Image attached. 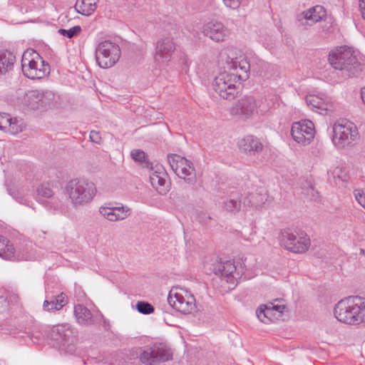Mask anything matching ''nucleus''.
I'll use <instances>...</instances> for the list:
<instances>
[{"label":"nucleus","instance_id":"obj_1","mask_svg":"<svg viewBox=\"0 0 365 365\" xmlns=\"http://www.w3.org/2000/svg\"><path fill=\"white\" fill-rule=\"evenodd\" d=\"M250 65L245 56H240L227 62L225 70L214 79L213 89L226 100L235 99L240 93L237 83L249 78Z\"/></svg>","mask_w":365,"mask_h":365},{"label":"nucleus","instance_id":"obj_2","mask_svg":"<svg viewBox=\"0 0 365 365\" xmlns=\"http://www.w3.org/2000/svg\"><path fill=\"white\" fill-rule=\"evenodd\" d=\"M334 314L338 321L346 324L365 323V298L350 296L341 299L334 307Z\"/></svg>","mask_w":365,"mask_h":365},{"label":"nucleus","instance_id":"obj_3","mask_svg":"<svg viewBox=\"0 0 365 365\" xmlns=\"http://www.w3.org/2000/svg\"><path fill=\"white\" fill-rule=\"evenodd\" d=\"M329 61L334 69L341 71L344 78L357 76L362 70L356 51L346 46L331 51L329 55Z\"/></svg>","mask_w":365,"mask_h":365},{"label":"nucleus","instance_id":"obj_4","mask_svg":"<svg viewBox=\"0 0 365 365\" xmlns=\"http://www.w3.org/2000/svg\"><path fill=\"white\" fill-rule=\"evenodd\" d=\"M65 192L75 207L83 206L94 198L97 189L95 184L86 178H73L67 182Z\"/></svg>","mask_w":365,"mask_h":365},{"label":"nucleus","instance_id":"obj_5","mask_svg":"<svg viewBox=\"0 0 365 365\" xmlns=\"http://www.w3.org/2000/svg\"><path fill=\"white\" fill-rule=\"evenodd\" d=\"M21 68L24 75L33 80L43 78L50 70L48 64H45L39 54L32 49L23 53Z\"/></svg>","mask_w":365,"mask_h":365},{"label":"nucleus","instance_id":"obj_6","mask_svg":"<svg viewBox=\"0 0 365 365\" xmlns=\"http://www.w3.org/2000/svg\"><path fill=\"white\" fill-rule=\"evenodd\" d=\"M332 132L331 140L338 148L350 145L359 138L356 125L347 119L337 120L332 126Z\"/></svg>","mask_w":365,"mask_h":365},{"label":"nucleus","instance_id":"obj_7","mask_svg":"<svg viewBox=\"0 0 365 365\" xmlns=\"http://www.w3.org/2000/svg\"><path fill=\"white\" fill-rule=\"evenodd\" d=\"M50 338L61 351L70 354L76 351V335L68 324H58L52 327Z\"/></svg>","mask_w":365,"mask_h":365},{"label":"nucleus","instance_id":"obj_8","mask_svg":"<svg viewBox=\"0 0 365 365\" xmlns=\"http://www.w3.org/2000/svg\"><path fill=\"white\" fill-rule=\"evenodd\" d=\"M121 51L119 46L110 41H104L98 43L96 48V59L102 68L113 66L119 60Z\"/></svg>","mask_w":365,"mask_h":365},{"label":"nucleus","instance_id":"obj_9","mask_svg":"<svg viewBox=\"0 0 365 365\" xmlns=\"http://www.w3.org/2000/svg\"><path fill=\"white\" fill-rule=\"evenodd\" d=\"M168 302L170 307L184 314L192 313L196 308L193 294L182 288L172 289L169 292Z\"/></svg>","mask_w":365,"mask_h":365},{"label":"nucleus","instance_id":"obj_10","mask_svg":"<svg viewBox=\"0 0 365 365\" xmlns=\"http://www.w3.org/2000/svg\"><path fill=\"white\" fill-rule=\"evenodd\" d=\"M282 245L294 253H304L311 245V241L306 232L302 230H288L282 234Z\"/></svg>","mask_w":365,"mask_h":365},{"label":"nucleus","instance_id":"obj_11","mask_svg":"<svg viewBox=\"0 0 365 365\" xmlns=\"http://www.w3.org/2000/svg\"><path fill=\"white\" fill-rule=\"evenodd\" d=\"M168 160L172 170L180 178L183 179L189 185L195 184V169L190 160L176 154H169Z\"/></svg>","mask_w":365,"mask_h":365},{"label":"nucleus","instance_id":"obj_12","mask_svg":"<svg viewBox=\"0 0 365 365\" xmlns=\"http://www.w3.org/2000/svg\"><path fill=\"white\" fill-rule=\"evenodd\" d=\"M172 357L170 349L162 344L140 348L139 351L140 361L146 365H156L171 360Z\"/></svg>","mask_w":365,"mask_h":365},{"label":"nucleus","instance_id":"obj_13","mask_svg":"<svg viewBox=\"0 0 365 365\" xmlns=\"http://www.w3.org/2000/svg\"><path fill=\"white\" fill-rule=\"evenodd\" d=\"M314 125L311 120H303L292 123L291 135L294 140L299 144H310L314 138Z\"/></svg>","mask_w":365,"mask_h":365},{"label":"nucleus","instance_id":"obj_14","mask_svg":"<svg viewBox=\"0 0 365 365\" xmlns=\"http://www.w3.org/2000/svg\"><path fill=\"white\" fill-rule=\"evenodd\" d=\"M257 105L256 99L251 96H245L237 101L230 108V113L233 116L246 120L251 118L256 112Z\"/></svg>","mask_w":365,"mask_h":365},{"label":"nucleus","instance_id":"obj_15","mask_svg":"<svg viewBox=\"0 0 365 365\" xmlns=\"http://www.w3.org/2000/svg\"><path fill=\"white\" fill-rule=\"evenodd\" d=\"M176 43L170 36L160 38L155 44L154 58L158 63H168L172 59Z\"/></svg>","mask_w":365,"mask_h":365},{"label":"nucleus","instance_id":"obj_16","mask_svg":"<svg viewBox=\"0 0 365 365\" xmlns=\"http://www.w3.org/2000/svg\"><path fill=\"white\" fill-rule=\"evenodd\" d=\"M203 34L215 42L225 41L230 36L229 29L220 21H210L203 25Z\"/></svg>","mask_w":365,"mask_h":365},{"label":"nucleus","instance_id":"obj_17","mask_svg":"<svg viewBox=\"0 0 365 365\" xmlns=\"http://www.w3.org/2000/svg\"><path fill=\"white\" fill-rule=\"evenodd\" d=\"M52 93L38 90H32L26 92L24 97V103L31 109L46 108L50 104Z\"/></svg>","mask_w":365,"mask_h":365},{"label":"nucleus","instance_id":"obj_18","mask_svg":"<svg viewBox=\"0 0 365 365\" xmlns=\"http://www.w3.org/2000/svg\"><path fill=\"white\" fill-rule=\"evenodd\" d=\"M118 206H101L99 208L100 214L110 222L120 221L126 219L131 215V209L121 203Z\"/></svg>","mask_w":365,"mask_h":365},{"label":"nucleus","instance_id":"obj_19","mask_svg":"<svg viewBox=\"0 0 365 365\" xmlns=\"http://www.w3.org/2000/svg\"><path fill=\"white\" fill-rule=\"evenodd\" d=\"M68 302V297L63 292L51 293L48 287H46V299L43 304L45 312L58 311Z\"/></svg>","mask_w":365,"mask_h":365},{"label":"nucleus","instance_id":"obj_20","mask_svg":"<svg viewBox=\"0 0 365 365\" xmlns=\"http://www.w3.org/2000/svg\"><path fill=\"white\" fill-rule=\"evenodd\" d=\"M212 266L213 272L216 275L226 278L225 279L227 282H234L233 279L236 278L235 274L237 276L240 274V273L237 272V265H235V262L231 260H227L222 262L217 259L216 263L213 264Z\"/></svg>","mask_w":365,"mask_h":365},{"label":"nucleus","instance_id":"obj_21","mask_svg":"<svg viewBox=\"0 0 365 365\" xmlns=\"http://www.w3.org/2000/svg\"><path fill=\"white\" fill-rule=\"evenodd\" d=\"M240 150L249 155H255L263 149V145L257 138L247 135L239 143Z\"/></svg>","mask_w":365,"mask_h":365},{"label":"nucleus","instance_id":"obj_22","mask_svg":"<svg viewBox=\"0 0 365 365\" xmlns=\"http://www.w3.org/2000/svg\"><path fill=\"white\" fill-rule=\"evenodd\" d=\"M150 180L153 187H155L159 193L163 194L168 191L166 187L167 174L163 168L153 171L150 174Z\"/></svg>","mask_w":365,"mask_h":365},{"label":"nucleus","instance_id":"obj_23","mask_svg":"<svg viewBox=\"0 0 365 365\" xmlns=\"http://www.w3.org/2000/svg\"><path fill=\"white\" fill-rule=\"evenodd\" d=\"M74 315L79 324L91 326L95 323V319L91 312L82 304H77L74 307Z\"/></svg>","mask_w":365,"mask_h":365},{"label":"nucleus","instance_id":"obj_24","mask_svg":"<svg viewBox=\"0 0 365 365\" xmlns=\"http://www.w3.org/2000/svg\"><path fill=\"white\" fill-rule=\"evenodd\" d=\"M304 19L309 26L321 21L326 16V11L322 6H315L302 13Z\"/></svg>","mask_w":365,"mask_h":365},{"label":"nucleus","instance_id":"obj_25","mask_svg":"<svg viewBox=\"0 0 365 365\" xmlns=\"http://www.w3.org/2000/svg\"><path fill=\"white\" fill-rule=\"evenodd\" d=\"M306 103L311 108L327 110L328 97L322 93L309 94L306 96Z\"/></svg>","mask_w":365,"mask_h":365},{"label":"nucleus","instance_id":"obj_26","mask_svg":"<svg viewBox=\"0 0 365 365\" xmlns=\"http://www.w3.org/2000/svg\"><path fill=\"white\" fill-rule=\"evenodd\" d=\"M243 204L242 196L239 192H232L229 198L224 202V208L230 212H237L240 210Z\"/></svg>","mask_w":365,"mask_h":365},{"label":"nucleus","instance_id":"obj_27","mask_svg":"<svg viewBox=\"0 0 365 365\" xmlns=\"http://www.w3.org/2000/svg\"><path fill=\"white\" fill-rule=\"evenodd\" d=\"M98 0H77L75 4L76 11L83 16L91 15L96 9Z\"/></svg>","mask_w":365,"mask_h":365},{"label":"nucleus","instance_id":"obj_28","mask_svg":"<svg viewBox=\"0 0 365 365\" xmlns=\"http://www.w3.org/2000/svg\"><path fill=\"white\" fill-rule=\"evenodd\" d=\"M37 192L38 196L52 198L51 202V205L50 206L51 208L57 209L61 205V200L53 197L54 193L49 184L43 183L41 185L37 188Z\"/></svg>","mask_w":365,"mask_h":365},{"label":"nucleus","instance_id":"obj_29","mask_svg":"<svg viewBox=\"0 0 365 365\" xmlns=\"http://www.w3.org/2000/svg\"><path fill=\"white\" fill-rule=\"evenodd\" d=\"M16 61L15 56L9 51H0V74H4L10 71Z\"/></svg>","mask_w":365,"mask_h":365},{"label":"nucleus","instance_id":"obj_30","mask_svg":"<svg viewBox=\"0 0 365 365\" xmlns=\"http://www.w3.org/2000/svg\"><path fill=\"white\" fill-rule=\"evenodd\" d=\"M1 257L5 259H9L13 261H21V260H29L30 256L27 254L21 253L20 252H16L13 245L9 242L6 245V248L4 250L1 255Z\"/></svg>","mask_w":365,"mask_h":365},{"label":"nucleus","instance_id":"obj_31","mask_svg":"<svg viewBox=\"0 0 365 365\" xmlns=\"http://www.w3.org/2000/svg\"><path fill=\"white\" fill-rule=\"evenodd\" d=\"M257 318L264 324H269L274 317L273 309L267 305H261L256 311Z\"/></svg>","mask_w":365,"mask_h":365},{"label":"nucleus","instance_id":"obj_32","mask_svg":"<svg viewBox=\"0 0 365 365\" xmlns=\"http://www.w3.org/2000/svg\"><path fill=\"white\" fill-rule=\"evenodd\" d=\"M24 128V125L21 120H19L16 118H11V120H9L4 132L11 135H16L21 132Z\"/></svg>","mask_w":365,"mask_h":365},{"label":"nucleus","instance_id":"obj_33","mask_svg":"<svg viewBox=\"0 0 365 365\" xmlns=\"http://www.w3.org/2000/svg\"><path fill=\"white\" fill-rule=\"evenodd\" d=\"M264 202V197L258 194H250L247 197L243 198L244 207H258Z\"/></svg>","mask_w":365,"mask_h":365},{"label":"nucleus","instance_id":"obj_34","mask_svg":"<svg viewBox=\"0 0 365 365\" xmlns=\"http://www.w3.org/2000/svg\"><path fill=\"white\" fill-rule=\"evenodd\" d=\"M130 155L135 162L143 164V167L152 168L151 164L148 160V156L143 150L140 149L133 150Z\"/></svg>","mask_w":365,"mask_h":365},{"label":"nucleus","instance_id":"obj_35","mask_svg":"<svg viewBox=\"0 0 365 365\" xmlns=\"http://www.w3.org/2000/svg\"><path fill=\"white\" fill-rule=\"evenodd\" d=\"M327 174L329 177L332 176L334 178V179L337 178L341 180H345L346 177V174L343 167L338 166V165L331 167L328 170Z\"/></svg>","mask_w":365,"mask_h":365},{"label":"nucleus","instance_id":"obj_36","mask_svg":"<svg viewBox=\"0 0 365 365\" xmlns=\"http://www.w3.org/2000/svg\"><path fill=\"white\" fill-rule=\"evenodd\" d=\"M137 310L143 314H150L154 312V307L147 302H138L136 304Z\"/></svg>","mask_w":365,"mask_h":365},{"label":"nucleus","instance_id":"obj_37","mask_svg":"<svg viewBox=\"0 0 365 365\" xmlns=\"http://www.w3.org/2000/svg\"><path fill=\"white\" fill-rule=\"evenodd\" d=\"M4 294L6 299V301L9 302V307L11 305L18 304L20 301V297L19 294L14 290H5L4 291Z\"/></svg>","mask_w":365,"mask_h":365},{"label":"nucleus","instance_id":"obj_38","mask_svg":"<svg viewBox=\"0 0 365 365\" xmlns=\"http://www.w3.org/2000/svg\"><path fill=\"white\" fill-rule=\"evenodd\" d=\"M81 32V27L80 26H75L69 29H61L58 30V33L63 36H66L68 38H71L74 36H77Z\"/></svg>","mask_w":365,"mask_h":365},{"label":"nucleus","instance_id":"obj_39","mask_svg":"<svg viewBox=\"0 0 365 365\" xmlns=\"http://www.w3.org/2000/svg\"><path fill=\"white\" fill-rule=\"evenodd\" d=\"M9 120H11V117L9 114L6 113H0V130L4 131Z\"/></svg>","mask_w":365,"mask_h":365},{"label":"nucleus","instance_id":"obj_40","mask_svg":"<svg viewBox=\"0 0 365 365\" xmlns=\"http://www.w3.org/2000/svg\"><path fill=\"white\" fill-rule=\"evenodd\" d=\"M303 194L307 195L310 198V200H314L317 196V191H316L314 188V187L309 184V187L307 189L303 188Z\"/></svg>","mask_w":365,"mask_h":365},{"label":"nucleus","instance_id":"obj_41","mask_svg":"<svg viewBox=\"0 0 365 365\" xmlns=\"http://www.w3.org/2000/svg\"><path fill=\"white\" fill-rule=\"evenodd\" d=\"M224 4L232 9H237L240 7L242 0H222Z\"/></svg>","mask_w":365,"mask_h":365},{"label":"nucleus","instance_id":"obj_42","mask_svg":"<svg viewBox=\"0 0 365 365\" xmlns=\"http://www.w3.org/2000/svg\"><path fill=\"white\" fill-rule=\"evenodd\" d=\"M354 194L357 202L365 209V193L361 190H356Z\"/></svg>","mask_w":365,"mask_h":365},{"label":"nucleus","instance_id":"obj_43","mask_svg":"<svg viewBox=\"0 0 365 365\" xmlns=\"http://www.w3.org/2000/svg\"><path fill=\"white\" fill-rule=\"evenodd\" d=\"M9 309V302L6 301L4 292L0 294V312H4Z\"/></svg>","mask_w":365,"mask_h":365},{"label":"nucleus","instance_id":"obj_44","mask_svg":"<svg viewBox=\"0 0 365 365\" xmlns=\"http://www.w3.org/2000/svg\"><path fill=\"white\" fill-rule=\"evenodd\" d=\"M89 137L92 142L98 144L101 143V138L99 132L96 130H91Z\"/></svg>","mask_w":365,"mask_h":365},{"label":"nucleus","instance_id":"obj_45","mask_svg":"<svg viewBox=\"0 0 365 365\" xmlns=\"http://www.w3.org/2000/svg\"><path fill=\"white\" fill-rule=\"evenodd\" d=\"M8 242L9 240L7 239L0 235V257H1L3 252L6 248V245Z\"/></svg>","mask_w":365,"mask_h":365},{"label":"nucleus","instance_id":"obj_46","mask_svg":"<svg viewBox=\"0 0 365 365\" xmlns=\"http://www.w3.org/2000/svg\"><path fill=\"white\" fill-rule=\"evenodd\" d=\"M269 307L273 309V312H277L279 314H282L285 309L284 305H272Z\"/></svg>","mask_w":365,"mask_h":365},{"label":"nucleus","instance_id":"obj_47","mask_svg":"<svg viewBox=\"0 0 365 365\" xmlns=\"http://www.w3.org/2000/svg\"><path fill=\"white\" fill-rule=\"evenodd\" d=\"M359 8L361 16L365 19V0H359Z\"/></svg>","mask_w":365,"mask_h":365},{"label":"nucleus","instance_id":"obj_48","mask_svg":"<svg viewBox=\"0 0 365 365\" xmlns=\"http://www.w3.org/2000/svg\"><path fill=\"white\" fill-rule=\"evenodd\" d=\"M361 97L362 101L365 104V86L364 88H362L361 90Z\"/></svg>","mask_w":365,"mask_h":365}]
</instances>
